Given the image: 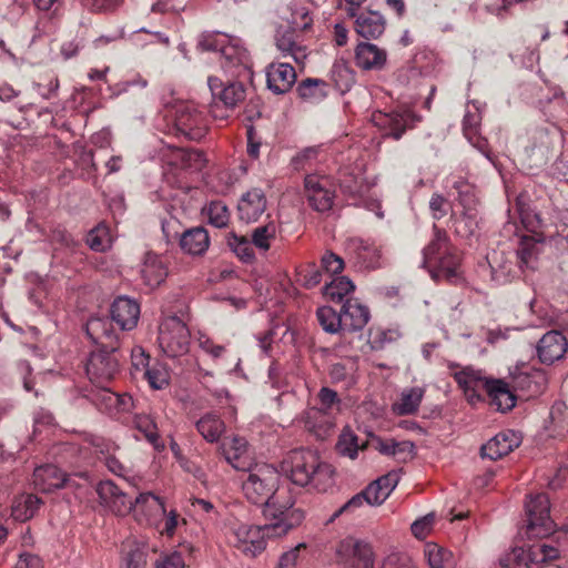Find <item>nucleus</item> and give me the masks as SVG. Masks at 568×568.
Returning <instances> with one entry per match:
<instances>
[{"label":"nucleus","mask_w":568,"mask_h":568,"mask_svg":"<svg viewBox=\"0 0 568 568\" xmlns=\"http://www.w3.org/2000/svg\"><path fill=\"white\" fill-rule=\"evenodd\" d=\"M453 189L457 192L456 200L458 203L465 211H470V214H473L477 204L475 187L464 179L459 178L453 183Z\"/></svg>","instance_id":"8fccbe9b"},{"label":"nucleus","mask_w":568,"mask_h":568,"mask_svg":"<svg viewBox=\"0 0 568 568\" xmlns=\"http://www.w3.org/2000/svg\"><path fill=\"white\" fill-rule=\"evenodd\" d=\"M97 494L112 513L124 516L132 511L133 498L122 491L113 481L102 480L97 487Z\"/></svg>","instance_id":"6ab92c4d"},{"label":"nucleus","mask_w":568,"mask_h":568,"mask_svg":"<svg viewBox=\"0 0 568 568\" xmlns=\"http://www.w3.org/2000/svg\"><path fill=\"white\" fill-rule=\"evenodd\" d=\"M531 549L524 547H515L510 552L506 554L500 564L503 568H531L535 564Z\"/></svg>","instance_id":"49530a36"},{"label":"nucleus","mask_w":568,"mask_h":568,"mask_svg":"<svg viewBox=\"0 0 568 568\" xmlns=\"http://www.w3.org/2000/svg\"><path fill=\"white\" fill-rule=\"evenodd\" d=\"M41 505L42 500L38 496L22 495L12 505V516L16 520L27 521L37 514Z\"/></svg>","instance_id":"37998d69"},{"label":"nucleus","mask_w":568,"mask_h":568,"mask_svg":"<svg viewBox=\"0 0 568 568\" xmlns=\"http://www.w3.org/2000/svg\"><path fill=\"white\" fill-rule=\"evenodd\" d=\"M542 384L544 377L541 374L516 371L511 374L509 385L515 394L516 392H520L523 395L531 397L540 393Z\"/></svg>","instance_id":"ea45409f"},{"label":"nucleus","mask_w":568,"mask_h":568,"mask_svg":"<svg viewBox=\"0 0 568 568\" xmlns=\"http://www.w3.org/2000/svg\"><path fill=\"white\" fill-rule=\"evenodd\" d=\"M282 473L295 485L326 491L334 484V469L311 449L291 450L281 463Z\"/></svg>","instance_id":"7ed1b4c3"},{"label":"nucleus","mask_w":568,"mask_h":568,"mask_svg":"<svg viewBox=\"0 0 568 568\" xmlns=\"http://www.w3.org/2000/svg\"><path fill=\"white\" fill-rule=\"evenodd\" d=\"M355 290L353 282L346 276L334 278L324 287V294L332 301L342 302L343 298Z\"/></svg>","instance_id":"864d4df0"},{"label":"nucleus","mask_w":568,"mask_h":568,"mask_svg":"<svg viewBox=\"0 0 568 568\" xmlns=\"http://www.w3.org/2000/svg\"><path fill=\"white\" fill-rule=\"evenodd\" d=\"M155 568H186L184 557L181 551L174 550L163 552L154 562Z\"/></svg>","instance_id":"052dcab7"},{"label":"nucleus","mask_w":568,"mask_h":568,"mask_svg":"<svg viewBox=\"0 0 568 568\" xmlns=\"http://www.w3.org/2000/svg\"><path fill=\"white\" fill-rule=\"evenodd\" d=\"M85 242L95 252L105 251L111 243L108 227L105 225H98L88 233Z\"/></svg>","instance_id":"4d7b16f0"},{"label":"nucleus","mask_w":568,"mask_h":568,"mask_svg":"<svg viewBox=\"0 0 568 568\" xmlns=\"http://www.w3.org/2000/svg\"><path fill=\"white\" fill-rule=\"evenodd\" d=\"M148 547L135 539H126L121 547V568H146Z\"/></svg>","instance_id":"c9c22d12"},{"label":"nucleus","mask_w":568,"mask_h":568,"mask_svg":"<svg viewBox=\"0 0 568 568\" xmlns=\"http://www.w3.org/2000/svg\"><path fill=\"white\" fill-rule=\"evenodd\" d=\"M336 562L342 568H374V552L369 544L347 537L338 542Z\"/></svg>","instance_id":"f8f14e48"},{"label":"nucleus","mask_w":568,"mask_h":568,"mask_svg":"<svg viewBox=\"0 0 568 568\" xmlns=\"http://www.w3.org/2000/svg\"><path fill=\"white\" fill-rule=\"evenodd\" d=\"M169 162L181 170L200 171L205 166L206 158L201 150L174 146L171 149Z\"/></svg>","instance_id":"473e14b6"},{"label":"nucleus","mask_w":568,"mask_h":568,"mask_svg":"<svg viewBox=\"0 0 568 568\" xmlns=\"http://www.w3.org/2000/svg\"><path fill=\"white\" fill-rule=\"evenodd\" d=\"M281 476L275 467L263 464L250 469L243 480L242 490L248 503L262 507L265 519L271 521L291 519L294 499L288 490L280 488Z\"/></svg>","instance_id":"f03ea898"},{"label":"nucleus","mask_w":568,"mask_h":568,"mask_svg":"<svg viewBox=\"0 0 568 568\" xmlns=\"http://www.w3.org/2000/svg\"><path fill=\"white\" fill-rule=\"evenodd\" d=\"M521 443L520 436L514 430H504L488 440L480 448L484 458L497 460L511 453Z\"/></svg>","instance_id":"a878e982"},{"label":"nucleus","mask_w":568,"mask_h":568,"mask_svg":"<svg viewBox=\"0 0 568 568\" xmlns=\"http://www.w3.org/2000/svg\"><path fill=\"white\" fill-rule=\"evenodd\" d=\"M109 317L93 316L85 324L87 335L99 345V349L118 351L119 336Z\"/></svg>","instance_id":"f3484780"},{"label":"nucleus","mask_w":568,"mask_h":568,"mask_svg":"<svg viewBox=\"0 0 568 568\" xmlns=\"http://www.w3.org/2000/svg\"><path fill=\"white\" fill-rule=\"evenodd\" d=\"M374 447L385 456H392L400 463L410 460L415 455V445L410 440H396L394 438L377 437Z\"/></svg>","instance_id":"72a5a7b5"},{"label":"nucleus","mask_w":568,"mask_h":568,"mask_svg":"<svg viewBox=\"0 0 568 568\" xmlns=\"http://www.w3.org/2000/svg\"><path fill=\"white\" fill-rule=\"evenodd\" d=\"M161 427L159 417L153 413H135L131 417L130 428L136 432L134 438L138 440L144 439L159 453L165 449V443L161 436Z\"/></svg>","instance_id":"2eb2a0df"},{"label":"nucleus","mask_w":568,"mask_h":568,"mask_svg":"<svg viewBox=\"0 0 568 568\" xmlns=\"http://www.w3.org/2000/svg\"><path fill=\"white\" fill-rule=\"evenodd\" d=\"M166 275V267L161 257L152 252L146 253L141 267L144 284L154 288L165 280Z\"/></svg>","instance_id":"a19ab883"},{"label":"nucleus","mask_w":568,"mask_h":568,"mask_svg":"<svg viewBox=\"0 0 568 568\" xmlns=\"http://www.w3.org/2000/svg\"><path fill=\"white\" fill-rule=\"evenodd\" d=\"M304 519L302 510H295L291 519L274 520L263 526L243 523L233 524L230 528L229 542L246 557L254 558L266 548V540L286 535Z\"/></svg>","instance_id":"20e7f679"},{"label":"nucleus","mask_w":568,"mask_h":568,"mask_svg":"<svg viewBox=\"0 0 568 568\" xmlns=\"http://www.w3.org/2000/svg\"><path fill=\"white\" fill-rule=\"evenodd\" d=\"M490 406L499 412H508L516 405L517 395L508 383L503 379H491L486 392Z\"/></svg>","instance_id":"2f4dec72"},{"label":"nucleus","mask_w":568,"mask_h":568,"mask_svg":"<svg viewBox=\"0 0 568 568\" xmlns=\"http://www.w3.org/2000/svg\"><path fill=\"white\" fill-rule=\"evenodd\" d=\"M476 216V210L473 211V214H470V211L464 210L463 215L460 217L455 219L454 225L456 232L462 236L473 235L477 227Z\"/></svg>","instance_id":"bf43d9fd"},{"label":"nucleus","mask_w":568,"mask_h":568,"mask_svg":"<svg viewBox=\"0 0 568 568\" xmlns=\"http://www.w3.org/2000/svg\"><path fill=\"white\" fill-rule=\"evenodd\" d=\"M389 495L378 485L375 480L371 483L363 491L353 496L341 508H338L331 517V521L343 514L354 513L357 508L362 507L364 503L368 505H381Z\"/></svg>","instance_id":"4be33fe9"},{"label":"nucleus","mask_w":568,"mask_h":568,"mask_svg":"<svg viewBox=\"0 0 568 568\" xmlns=\"http://www.w3.org/2000/svg\"><path fill=\"white\" fill-rule=\"evenodd\" d=\"M205 213L209 223L217 229L227 226L230 222L231 214L227 205L223 201H211L205 207Z\"/></svg>","instance_id":"3c124183"},{"label":"nucleus","mask_w":568,"mask_h":568,"mask_svg":"<svg viewBox=\"0 0 568 568\" xmlns=\"http://www.w3.org/2000/svg\"><path fill=\"white\" fill-rule=\"evenodd\" d=\"M418 116L407 108H398L390 112L377 111L373 113L374 124L385 136L399 140L407 129L413 128Z\"/></svg>","instance_id":"4468645a"},{"label":"nucleus","mask_w":568,"mask_h":568,"mask_svg":"<svg viewBox=\"0 0 568 568\" xmlns=\"http://www.w3.org/2000/svg\"><path fill=\"white\" fill-rule=\"evenodd\" d=\"M450 375L454 377L457 385L463 389L466 400L470 405H475L485 399L484 392H488V386L493 378H486L479 371L471 367L459 368L456 363L448 365Z\"/></svg>","instance_id":"ddd939ff"},{"label":"nucleus","mask_w":568,"mask_h":568,"mask_svg":"<svg viewBox=\"0 0 568 568\" xmlns=\"http://www.w3.org/2000/svg\"><path fill=\"white\" fill-rule=\"evenodd\" d=\"M306 548L307 545L305 542H301L296 545L294 548L284 552L278 560L277 568H295L300 558V552L302 550H305Z\"/></svg>","instance_id":"774afa93"},{"label":"nucleus","mask_w":568,"mask_h":568,"mask_svg":"<svg viewBox=\"0 0 568 568\" xmlns=\"http://www.w3.org/2000/svg\"><path fill=\"white\" fill-rule=\"evenodd\" d=\"M110 314L121 331H131L138 324L140 305L132 298L119 296L111 304Z\"/></svg>","instance_id":"5701e85b"},{"label":"nucleus","mask_w":568,"mask_h":568,"mask_svg":"<svg viewBox=\"0 0 568 568\" xmlns=\"http://www.w3.org/2000/svg\"><path fill=\"white\" fill-rule=\"evenodd\" d=\"M73 29V39L63 42L61 45V54L65 59L77 57L95 36V30L92 27V19L88 14H81L80 18L74 22Z\"/></svg>","instance_id":"aec40b11"},{"label":"nucleus","mask_w":568,"mask_h":568,"mask_svg":"<svg viewBox=\"0 0 568 568\" xmlns=\"http://www.w3.org/2000/svg\"><path fill=\"white\" fill-rule=\"evenodd\" d=\"M344 260L332 251H326L321 257V268L327 274H338L344 268Z\"/></svg>","instance_id":"0e129e2a"},{"label":"nucleus","mask_w":568,"mask_h":568,"mask_svg":"<svg viewBox=\"0 0 568 568\" xmlns=\"http://www.w3.org/2000/svg\"><path fill=\"white\" fill-rule=\"evenodd\" d=\"M32 481L34 488L41 493H51L68 485L65 473L52 464H45L33 470Z\"/></svg>","instance_id":"bb28decb"},{"label":"nucleus","mask_w":568,"mask_h":568,"mask_svg":"<svg viewBox=\"0 0 568 568\" xmlns=\"http://www.w3.org/2000/svg\"><path fill=\"white\" fill-rule=\"evenodd\" d=\"M317 397L320 400L321 408L311 409L307 413L306 425L308 427H311L310 418L312 417V415H317L321 412L324 414H331L334 410L338 412L341 409V398L338 397V394L334 389L328 387H322L321 390L318 392Z\"/></svg>","instance_id":"a18cd8bd"},{"label":"nucleus","mask_w":568,"mask_h":568,"mask_svg":"<svg viewBox=\"0 0 568 568\" xmlns=\"http://www.w3.org/2000/svg\"><path fill=\"white\" fill-rule=\"evenodd\" d=\"M429 210L434 220H440L452 210L450 202L438 193H434L429 200Z\"/></svg>","instance_id":"69168bd1"},{"label":"nucleus","mask_w":568,"mask_h":568,"mask_svg":"<svg viewBox=\"0 0 568 568\" xmlns=\"http://www.w3.org/2000/svg\"><path fill=\"white\" fill-rule=\"evenodd\" d=\"M173 125L176 135L191 141L202 140L209 131V119L195 103L182 101L173 106Z\"/></svg>","instance_id":"0eeeda50"},{"label":"nucleus","mask_w":568,"mask_h":568,"mask_svg":"<svg viewBox=\"0 0 568 568\" xmlns=\"http://www.w3.org/2000/svg\"><path fill=\"white\" fill-rule=\"evenodd\" d=\"M303 22L300 24L295 20L293 21L294 28L286 29L278 32L276 37V47L283 53L284 57L290 55L293 60L301 64L307 57L306 48L296 41L295 29L301 31H307L313 23V19L308 16V12L302 13Z\"/></svg>","instance_id":"dca6fc26"},{"label":"nucleus","mask_w":568,"mask_h":568,"mask_svg":"<svg viewBox=\"0 0 568 568\" xmlns=\"http://www.w3.org/2000/svg\"><path fill=\"white\" fill-rule=\"evenodd\" d=\"M536 243L530 239H524L517 250V257L520 267H530L531 262L536 258Z\"/></svg>","instance_id":"680f3d73"},{"label":"nucleus","mask_w":568,"mask_h":568,"mask_svg":"<svg viewBox=\"0 0 568 568\" xmlns=\"http://www.w3.org/2000/svg\"><path fill=\"white\" fill-rule=\"evenodd\" d=\"M296 92L303 101L317 104L327 98L329 84L322 79L306 78L297 84Z\"/></svg>","instance_id":"4c0bfd02"},{"label":"nucleus","mask_w":568,"mask_h":568,"mask_svg":"<svg viewBox=\"0 0 568 568\" xmlns=\"http://www.w3.org/2000/svg\"><path fill=\"white\" fill-rule=\"evenodd\" d=\"M118 452L119 446L113 442L104 438H95L89 446L80 448V456L87 465H94L97 462H100L114 475L124 477L128 468L118 458Z\"/></svg>","instance_id":"9b49d317"},{"label":"nucleus","mask_w":568,"mask_h":568,"mask_svg":"<svg viewBox=\"0 0 568 568\" xmlns=\"http://www.w3.org/2000/svg\"><path fill=\"white\" fill-rule=\"evenodd\" d=\"M425 557L430 568H455L456 566L454 554L437 544L426 545Z\"/></svg>","instance_id":"c03bdc74"},{"label":"nucleus","mask_w":568,"mask_h":568,"mask_svg":"<svg viewBox=\"0 0 568 568\" xmlns=\"http://www.w3.org/2000/svg\"><path fill=\"white\" fill-rule=\"evenodd\" d=\"M229 247L245 263H251L255 258L252 242L246 236H239L230 233L227 236Z\"/></svg>","instance_id":"603ef678"},{"label":"nucleus","mask_w":568,"mask_h":568,"mask_svg":"<svg viewBox=\"0 0 568 568\" xmlns=\"http://www.w3.org/2000/svg\"><path fill=\"white\" fill-rule=\"evenodd\" d=\"M345 250L347 255L361 267L375 268L378 266L381 251L374 243L352 237L347 240Z\"/></svg>","instance_id":"b1692460"},{"label":"nucleus","mask_w":568,"mask_h":568,"mask_svg":"<svg viewBox=\"0 0 568 568\" xmlns=\"http://www.w3.org/2000/svg\"><path fill=\"white\" fill-rule=\"evenodd\" d=\"M316 316L322 328L331 334L343 331L342 312H336L331 306H322L316 311Z\"/></svg>","instance_id":"09e8293b"},{"label":"nucleus","mask_w":568,"mask_h":568,"mask_svg":"<svg viewBox=\"0 0 568 568\" xmlns=\"http://www.w3.org/2000/svg\"><path fill=\"white\" fill-rule=\"evenodd\" d=\"M386 57L385 50L369 42L358 43L355 50L356 64L364 70L382 69Z\"/></svg>","instance_id":"f704fd0d"},{"label":"nucleus","mask_w":568,"mask_h":568,"mask_svg":"<svg viewBox=\"0 0 568 568\" xmlns=\"http://www.w3.org/2000/svg\"><path fill=\"white\" fill-rule=\"evenodd\" d=\"M143 376L153 389H164L170 384V373L166 366L159 362L148 366L143 372Z\"/></svg>","instance_id":"de8ad7c7"},{"label":"nucleus","mask_w":568,"mask_h":568,"mask_svg":"<svg viewBox=\"0 0 568 568\" xmlns=\"http://www.w3.org/2000/svg\"><path fill=\"white\" fill-rule=\"evenodd\" d=\"M210 245L207 231L202 226H195L183 232L180 237L181 248L191 255L205 253Z\"/></svg>","instance_id":"58836bf2"},{"label":"nucleus","mask_w":568,"mask_h":568,"mask_svg":"<svg viewBox=\"0 0 568 568\" xmlns=\"http://www.w3.org/2000/svg\"><path fill=\"white\" fill-rule=\"evenodd\" d=\"M337 450L343 456H347L351 459H355L357 457L358 450L364 449L365 445L358 444V438L352 434H343L337 443Z\"/></svg>","instance_id":"13d9d810"},{"label":"nucleus","mask_w":568,"mask_h":568,"mask_svg":"<svg viewBox=\"0 0 568 568\" xmlns=\"http://www.w3.org/2000/svg\"><path fill=\"white\" fill-rule=\"evenodd\" d=\"M296 81V71L285 62H273L266 68L267 88L275 94L288 92Z\"/></svg>","instance_id":"393cba45"},{"label":"nucleus","mask_w":568,"mask_h":568,"mask_svg":"<svg viewBox=\"0 0 568 568\" xmlns=\"http://www.w3.org/2000/svg\"><path fill=\"white\" fill-rule=\"evenodd\" d=\"M158 343L166 356H182L189 352L190 331L178 316L165 317L159 326Z\"/></svg>","instance_id":"1a4fd4ad"},{"label":"nucleus","mask_w":568,"mask_h":568,"mask_svg":"<svg viewBox=\"0 0 568 568\" xmlns=\"http://www.w3.org/2000/svg\"><path fill=\"white\" fill-rule=\"evenodd\" d=\"M277 226L274 222L257 226L252 232V244L261 250L267 251L271 247V241L275 239Z\"/></svg>","instance_id":"5fc2aeb1"},{"label":"nucleus","mask_w":568,"mask_h":568,"mask_svg":"<svg viewBox=\"0 0 568 568\" xmlns=\"http://www.w3.org/2000/svg\"><path fill=\"white\" fill-rule=\"evenodd\" d=\"M195 428L207 443H217L226 430L224 420L215 412H209L200 417Z\"/></svg>","instance_id":"e433bc0d"},{"label":"nucleus","mask_w":568,"mask_h":568,"mask_svg":"<svg viewBox=\"0 0 568 568\" xmlns=\"http://www.w3.org/2000/svg\"><path fill=\"white\" fill-rule=\"evenodd\" d=\"M305 194L308 204L318 212H326L333 205V192L328 187L326 178L307 175L305 178Z\"/></svg>","instance_id":"412c9836"},{"label":"nucleus","mask_w":568,"mask_h":568,"mask_svg":"<svg viewBox=\"0 0 568 568\" xmlns=\"http://www.w3.org/2000/svg\"><path fill=\"white\" fill-rule=\"evenodd\" d=\"M423 266L434 281L458 283L463 278L462 253L445 230L434 224V237L423 250Z\"/></svg>","instance_id":"39448f33"},{"label":"nucleus","mask_w":568,"mask_h":568,"mask_svg":"<svg viewBox=\"0 0 568 568\" xmlns=\"http://www.w3.org/2000/svg\"><path fill=\"white\" fill-rule=\"evenodd\" d=\"M136 519L148 526L158 525L166 508L164 501L151 491L141 493L133 499V508Z\"/></svg>","instance_id":"a211bd4d"},{"label":"nucleus","mask_w":568,"mask_h":568,"mask_svg":"<svg viewBox=\"0 0 568 568\" xmlns=\"http://www.w3.org/2000/svg\"><path fill=\"white\" fill-rule=\"evenodd\" d=\"M180 520V515L175 509H171L165 513L164 516L159 520L158 525H154L161 535L172 537L175 534Z\"/></svg>","instance_id":"e2e57ef3"},{"label":"nucleus","mask_w":568,"mask_h":568,"mask_svg":"<svg viewBox=\"0 0 568 568\" xmlns=\"http://www.w3.org/2000/svg\"><path fill=\"white\" fill-rule=\"evenodd\" d=\"M207 84L213 99L209 112L214 119L229 118V111L244 101L246 97L245 85L241 81L224 83L216 77H209Z\"/></svg>","instance_id":"6e6552de"},{"label":"nucleus","mask_w":568,"mask_h":568,"mask_svg":"<svg viewBox=\"0 0 568 568\" xmlns=\"http://www.w3.org/2000/svg\"><path fill=\"white\" fill-rule=\"evenodd\" d=\"M434 521L435 516L433 514H428L415 520L410 527L412 534L418 539L426 538L433 528Z\"/></svg>","instance_id":"338daca9"},{"label":"nucleus","mask_w":568,"mask_h":568,"mask_svg":"<svg viewBox=\"0 0 568 568\" xmlns=\"http://www.w3.org/2000/svg\"><path fill=\"white\" fill-rule=\"evenodd\" d=\"M550 503L546 494H537L526 504L527 528L526 534L529 538H544L549 536L555 528V523L550 518Z\"/></svg>","instance_id":"9d476101"},{"label":"nucleus","mask_w":568,"mask_h":568,"mask_svg":"<svg viewBox=\"0 0 568 568\" xmlns=\"http://www.w3.org/2000/svg\"><path fill=\"white\" fill-rule=\"evenodd\" d=\"M119 366L116 351L91 352L85 371L98 389L90 393L89 399L100 412L116 419H128V415L136 407L133 397L128 393H115L105 387L119 373Z\"/></svg>","instance_id":"f257e3e1"},{"label":"nucleus","mask_w":568,"mask_h":568,"mask_svg":"<svg viewBox=\"0 0 568 568\" xmlns=\"http://www.w3.org/2000/svg\"><path fill=\"white\" fill-rule=\"evenodd\" d=\"M297 282L305 288L316 287L322 282V268L311 262L297 270Z\"/></svg>","instance_id":"6e6d98bb"},{"label":"nucleus","mask_w":568,"mask_h":568,"mask_svg":"<svg viewBox=\"0 0 568 568\" xmlns=\"http://www.w3.org/2000/svg\"><path fill=\"white\" fill-rule=\"evenodd\" d=\"M199 47L203 51L220 53L221 65L232 77H247L250 72V54L239 43H233L224 34L204 33L200 37Z\"/></svg>","instance_id":"423d86ee"},{"label":"nucleus","mask_w":568,"mask_h":568,"mask_svg":"<svg viewBox=\"0 0 568 568\" xmlns=\"http://www.w3.org/2000/svg\"><path fill=\"white\" fill-rule=\"evenodd\" d=\"M341 312L343 331L347 332L363 329L371 317L368 307L354 298H347L342 305Z\"/></svg>","instance_id":"c85d7f7f"},{"label":"nucleus","mask_w":568,"mask_h":568,"mask_svg":"<svg viewBox=\"0 0 568 568\" xmlns=\"http://www.w3.org/2000/svg\"><path fill=\"white\" fill-rule=\"evenodd\" d=\"M266 209V197L261 189H252L242 195L237 210L242 221L255 222Z\"/></svg>","instance_id":"c756f323"},{"label":"nucleus","mask_w":568,"mask_h":568,"mask_svg":"<svg viewBox=\"0 0 568 568\" xmlns=\"http://www.w3.org/2000/svg\"><path fill=\"white\" fill-rule=\"evenodd\" d=\"M355 31L362 38L367 40L379 38L386 27L385 18L377 11H363L361 13L355 12Z\"/></svg>","instance_id":"7c9ffc66"},{"label":"nucleus","mask_w":568,"mask_h":568,"mask_svg":"<svg viewBox=\"0 0 568 568\" xmlns=\"http://www.w3.org/2000/svg\"><path fill=\"white\" fill-rule=\"evenodd\" d=\"M424 388L412 387L404 389L398 398L392 406L393 412L398 416L415 414L424 397Z\"/></svg>","instance_id":"79ce46f5"},{"label":"nucleus","mask_w":568,"mask_h":568,"mask_svg":"<svg viewBox=\"0 0 568 568\" xmlns=\"http://www.w3.org/2000/svg\"><path fill=\"white\" fill-rule=\"evenodd\" d=\"M567 348L566 337L558 331H550L540 338L537 353L542 363L552 364L565 355Z\"/></svg>","instance_id":"cd10ccee"}]
</instances>
